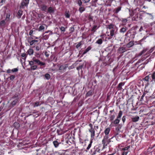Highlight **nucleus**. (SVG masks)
I'll list each match as a JSON object with an SVG mask.
<instances>
[{"mask_svg": "<svg viewBox=\"0 0 155 155\" xmlns=\"http://www.w3.org/2000/svg\"><path fill=\"white\" fill-rule=\"evenodd\" d=\"M122 115V112L121 111H119L116 118L111 123H113L115 125L118 124L120 121L121 117Z\"/></svg>", "mask_w": 155, "mask_h": 155, "instance_id": "1", "label": "nucleus"}, {"mask_svg": "<svg viewBox=\"0 0 155 155\" xmlns=\"http://www.w3.org/2000/svg\"><path fill=\"white\" fill-rule=\"evenodd\" d=\"M151 78L150 76V74H149L148 75L146 76L143 79V81L145 83V85L146 86H148L150 82L152 83L151 81Z\"/></svg>", "mask_w": 155, "mask_h": 155, "instance_id": "2", "label": "nucleus"}, {"mask_svg": "<svg viewBox=\"0 0 155 155\" xmlns=\"http://www.w3.org/2000/svg\"><path fill=\"white\" fill-rule=\"evenodd\" d=\"M58 66L59 68V70L60 71V72L61 73L65 71L66 69L68 67L67 64H63L61 66L58 65Z\"/></svg>", "mask_w": 155, "mask_h": 155, "instance_id": "3", "label": "nucleus"}, {"mask_svg": "<svg viewBox=\"0 0 155 155\" xmlns=\"http://www.w3.org/2000/svg\"><path fill=\"white\" fill-rule=\"evenodd\" d=\"M29 0H23L21 3L20 8H24L25 7H27L29 3Z\"/></svg>", "mask_w": 155, "mask_h": 155, "instance_id": "4", "label": "nucleus"}, {"mask_svg": "<svg viewBox=\"0 0 155 155\" xmlns=\"http://www.w3.org/2000/svg\"><path fill=\"white\" fill-rule=\"evenodd\" d=\"M33 61L38 65H40L41 66L44 65L45 63L44 62H42L40 60L38 59H37L35 57H33Z\"/></svg>", "mask_w": 155, "mask_h": 155, "instance_id": "5", "label": "nucleus"}, {"mask_svg": "<svg viewBox=\"0 0 155 155\" xmlns=\"http://www.w3.org/2000/svg\"><path fill=\"white\" fill-rule=\"evenodd\" d=\"M108 138L109 137L108 135H105L104 136V138L102 140V144H103L104 145H107L106 143H108L110 142V140L108 142L107 140Z\"/></svg>", "mask_w": 155, "mask_h": 155, "instance_id": "6", "label": "nucleus"}, {"mask_svg": "<svg viewBox=\"0 0 155 155\" xmlns=\"http://www.w3.org/2000/svg\"><path fill=\"white\" fill-rule=\"evenodd\" d=\"M90 126L91 128L89 130V131L91 133V137L92 138H94L95 134L94 129L93 128L92 125L91 124H90Z\"/></svg>", "mask_w": 155, "mask_h": 155, "instance_id": "7", "label": "nucleus"}, {"mask_svg": "<svg viewBox=\"0 0 155 155\" xmlns=\"http://www.w3.org/2000/svg\"><path fill=\"white\" fill-rule=\"evenodd\" d=\"M11 12L10 10H8L6 13V17L5 20L6 21H8L10 20V18L11 14Z\"/></svg>", "mask_w": 155, "mask_h": 155, "instance_id": "8", "label": "nucleus"}, {"mask_svg": "<svg viewBox=\"0 0 155 155\" xmlns=\"http://www.w3.org/2000/svg\"><path fill=\"white\" fill-rule=\"evenodd\" d=\"M150 76L151 78L152 84H153L155 83V71L153 73L150 74Z\"/></svg>", "mask_w": 155, "mask_h": 155, "instance_id": "9", "label": "nucleus"}, {"mask_svg": "<svg viewBox=\"0 0 155 155\" xmlns=\"http://www.w3.org/2000/svg\"><path fill=\"white\" fill-rule=\"evenodd\" d=\"M126 51L127 50L125 47H120L118 50V51L120 53H123Z\"/></svg>", "mask_w": 155, "mask_h": 155, "instance_id": "10", "label": "nucleus"}, {"mask_svg": "<svg viewBox=\"0 0 155 155\" xmlns=\"http://www.w3.org/2000/svg\"><path fill=\"white\" fill-rule=\"evenodd\" d=\"M116 28L110 30V38H111L113 36H115L116 33L115 31Z\"/></svg>", "mask_w": 155, "mask_h": 155, "instance_id": "11", "label": "nucleus"}, {"mask_svg": "<svg viewBox=\"0 0 155 155\" xmlns=\"http://www.w3.org/2000/svg\"><path fill=\"white\" fill-rule=\"evenodd\" d=\"M23 11L20 10L18 11L17 13V17L18 18H21V15H22Z\"/></svg>", "mask_w": 155, "mask_h": 155, "instance_id": "12", "label": "nucleus"}, {"mask_svg": "<svg viewBox=\"0 0 155 155\" xmlns=\"http://www.w3.org/2000/svg\"><path fill=\"white\" fill-rule=\"evenodd\" d=\"M28 42L29 43L30 45L32 46L33 45H35L36 43L38 42V40H34L30 41L28 40Z\"/></svg>", "mask_w": 155, "mask_h": 155, "instance_id": "13", "label": "nucleus"}, {"mask_svg": "<svg viewBox=\"0 0 155 155\" xmlns=\"http://www.w3.org/2000/svg\"><path fill=\"white\" fill-rule=\"evenodd\" d=\"M6 24V21L5 20H0V26L1 27H4Z\"/></svg>", "mask_w": 155, "mask_h": 155, "instance_id": "14", "label": "nucleus"}, {"mask_svg": "<svg viewBox=\"0 0 155 155\" xmlns=\"http://www.w3.org/2000/svg\"><path fill=\"white\" fill-rule=\"evenodd\" d=\"M139 118V117L138 116L134 117L132 118V120L133 122H135L138 121Z\"/></svg>", "mask_w": 155, "mask_h": 155, "instance_id": "15", "label": "nucleus"}, {"mask_svg": "<svg viewBox=\"0 0 155 155\" xmlns=\"http://www.w3.org/2000/svg\"><path fill=\"white\" fill-rule=\"evenodd\" d=\"M48 12L50 14L53 13L54 12V10L53 8L50 7L48 8Z\"/></svg>", "mask_w": 155, "mask_h": 155, "instance_id": "16", "label": "nucleus"}, {"mask_svg": "<svg viewBox=\"0 0 155 155\" xmlns=\"http://www.w3.org/2000/svg\"><path fill=\"white\" fill-rule=\"evenodd\" d=\"M27 53L29 55H31L33 54L34 53L33 50L31 48L29 49L27 51Z\"/></svg>", "mask_w": 155, "mask_h": 155, "instance_id": "17", "label": "nucleus"}, {"mask_svg": "<svg viewBox=\"0 0 155 155\" xmlns=\"http://www.w3.org/2000/svg\"><path fill=\"white\" fill-rule=\"evenodd\" d=\"M18 100V98H17L13 100L11 103V105L12 107H14L17 103Z\"/></svg>", "mask_w": 155, "mask_h": 155, "instance_id": "18", "label": "nucleus"}, {"mask_svg": "<svg viewBox=\"0 0 155 155\" xmlns=\"http://www.w3.org/2000/svg\"><path fill=\"white\" fill-rule=\"evenodd\" d=\"M121 7H118L115 8L114 10V12L115 13H117L121 10Z\"/></svg>", "mask_w": 155, "mask_h": 155, "instance_id": "19", "label": "nucleus"}, {"mask_svg": "<svg viewBox=\"0 0 155 155\" xmlns=\"http://www.w3.org/2000/svg\"><path fill=\"white\" fill-rule=\"evenodd\" d=\"M110 131V129L109 127L105 128L104 131V133L105 135H108Z\"/></svg>", "mask_w": 155, "mask_h": 155, "instance_id": "20", "label": "nucleus"}, {"mask_svg": "<svg viewBox=\"0 0 155 155\" xmlns=\"http://www.w3.org/2000/svg\"><path fill=\"white\" fill-rule=\"evenodd\" d=\"M53 144H54V147L55 148L57 147H58V146H59V144H60L61 143H60L58 142L56 140L54 141H53Z\"/></svg>", "mask_w": 155, "mask_h": 155, "instance_id": "21", "label": "nucleus"}, {"mask_svg": "<svg viewBox=\"0 0 155 155\" xmlns=\"http://www.w3.org/2000/svg\"><path fill=\"white\" fill-rule=\"evenodd\" d=\"M91 47L90 46H89L83 52L82 54V55H83L85 54H86L87 52H88L91 49Z\"/></svg>", "mask_w": 155, "mask_h": 155, "instance_id": "22", "label": "nucleus"}, {"mask_svg": "<svg viewBox=\"0 0 155 155\" xmlns=\"http://www.w3.org/2000/svg\"><path fill=\"white\" fill-rule=\"evenodd\" d=\"M107 28L110 30L114 29V28H115V27L114 25L112 24H110L107 26Z\"/></svg>", "mask_w": 155, "mask_h": 155, "instance_id": "23", "label": "nucleus"}, {"mask_svg": "<svg viewBox=\"0 0 155 155\" xmlns=\"http://www.w3.org/2000/svg\"><path fill=\"white\" fill-rule=\"evenodd\" d=\"M124 85V84L122 82L120 83L117 86V88L119 90H121L122 89V87Z\"/></svg>", "mask_w": 155, "mask_h": 155, "instance_id": "24", "label": "nucleus"}, {"mask_svg": "<svg viewBox=\"0 0 155 155\" xmlns=\"http://www.w3.org/2000/svg\"><path fill=\"white\" fill-rule=\"evenodd\" d=\"M45 28V27L43 25H41L38 28V31H44Z\"/></svg>", "mask_w": 155, "mask_h": 155, "instance_id": "25", "label": "nucleus"}, {"mask_svg": "<svg viewBox=\"0 0 155 155\" xmlns=\"http://www.w3.org/2000/svg\"><path fill=\"white\" fill-rule=\"evenodd\" d=\"M78 10L80 13H82L85 10V8L83 7L80 6Z\"/></svg>", "mask_w": 155, "mask_h": 155, "instance_id": "26", "label": "nucleus"}, {"mask_svg": "<svg viewBox=\"0 0 155 155\" xmlns=\"http://www.w3.org/2000/svg\"><path fill=\"white\" fill-rule=\"evenodd\" d=\"M64 15L66 18H69L70 15L69 11H65L64 13Z\"/></svg>", "mask_w": 155, "mask_h": 155, "instance_id": "27", "label": "nucleus"}, {"mask_svg": "<svg viewBox=\"0 0 155 155\" xmlns=\"http://www.w3.org/2000/svg\"><path fill=\"white\" fill-rule=\"evenodd\" d=\"M139 3H137V4L139 5L140 6H142L144 3V0H139Z\"/></svg>", "mask_w": 155, "mask_h": 155, "instance_id": "28", "label": "nucleus"}, {"mask_svg": "<svg viewBox=\"0 0 155 155\" xmlns=\"http://www.w3.org/2000/svg\"><path fill=\"white\" fill-rule=\"evenodd\" d=\"M147 49H145L143 50L140 53L138 54L139 56H140L142 54L145 53L147 51Z\"/></svg>", "mask_w": 155, "mask_h": 155, "instance_id": "29", "label": "nucleus"}, {"mask_svg": "<svg viewBox=\"0 0 155 155\" xmlns=\"http://www.w3.org/2000/svg\"><path fill=\"white\" fill-rule=\"evenodd\" d=\"M92 143V140H91L90 141V143H89L88 146L87 147V148H86L87 150H88L90 149V148L91 147Z\"/></svg>", "mask_w": 155, "mask_h": 155, "instance_id": "30", "label": "nucleus"}, {"mask_svg": "<svg viewBox=\"0 0 155 155\" xmlns=\"http://www.w3.org/2000/svg\"><path fill=\"white\" fill-rule=\"evenodd\" d=\"M134 45L133 42L130 41L129 42L127 45V47L129 48L131 47Z\"/></svg>", "mask_w": 155, "mask_h": 155, "instance_id": "31", "label": "nucleus"}, {"mask_svg": "<svg viewBox=\"0 0 155 155\" xmlns=\"http://www.w3.org/2000/svg\"><path fill=\"white\" fill-rule=\"evenodd\" d=\"M126 31V29L125 28H122L120 30V32L124 33Z\"/></svg>", "mask_w": 155, "mask_h": 155, "instance_id": "32", "label": "nucleus"}, {"mask_svg": "<svg viewBox=\"0 0 155 155\" xmlns=\"http://www.w3.org/2000/svg\"><path fill=\"white\" fill-rule=\"evenodd\" d=\"M34 61H33V58H32V60L31 61H29V64L30 65L31 67L34 65Z\"/></svg>", "mask_w": 155, "mask_h": 155, "instance_id": "33", "label": "nucleus"}, {"mask_svg": "<svg viewBox=\"0 0 155 155\" xmlns=\"http://www.w3.org/2000/svg\"><path fill=\"white\" fill-rule=\"evenodd\" d=\"M37 66V65H35L31 66V70H35L36 69Z\"/></svg>", "mask_w": 155, "mask_h": 155, "instance_id": "34", "label": "nucleus"}, {"mask_svg": "<svg viewBox=\"0 0 155 155\" xmlns=\"http://www.w3.org/2000/svg\"><path fill=\"white\" fill-rule=\"evenodd\" d=\"M49 38V35H44L43 38L42 39L45 40H46L48 39V38Z\"/></svg>", "mask_w": 155, "mask_h": 155, "instance_id": "35", "label": "nucleus"}, {"mask_svg": "<svg viewBox=\"0 0 155 155\" xmlns=\"http://www.w3.org/2000/svg\"><path fill=\"white\" fill-rule=\"evenodd\" d=\"M26 54L25 53H22L21 54V57H24V58H23V59H24V61H25L26 58V56H25Z\"/></svg>", "mask_w": 155, "mask_h": 155, "instance_id": "36", "label": "nucleus"}, {"mask_svg": "<svg viewBox=\"0 0 155 155\" xmlns=\"http://www.w3.org/2000/svg\"><path fill=\"white\" fill-rule=\"evenodd\" d=\"M146 14L148 15V18L150 19H153V16L151 14L146 13Z\"/></svg>", "mask_w": 155, "mask_h": 155, "instance_id": "37", "label": "nucleus"}, {"mask_svg": "<svg viewBox=\"0 0 155 155\" xmlns=\"http://www.w3.org/2000/svg\"><path fill=\"white\" fill-rule=\"evenodd\" d=\"M45 77L47 80L49 79L50 78V76L49 74L47 73L45 75Z\"/></svg>", "mask_w": 155, "mask_h": 155, "instance_id": "38", "label": "nucleus"}, {"mask_svg": "<svg viewBox=\"0 0 155 155\" xmlns=\"http://www.w3.org/2000/svg\"><path fill=\"white\" fill-rule=\"evenodd\" d=\"M97 26L96 25H94L91 31L94 32H95L97 29Z\"/></svg>", "mask_w": 155, "mask_h": 155, "instance_id": "39", "label": "nucleus"}, {"mask_svg": "<svg viewBox=\"0 0 155 155\" xmlns=\"http://www.w3.org/2000/svg\"><path fill=\"white\" fill-rule=\"evenodd\" d=\"M115 117V115H111L110 117V120L111 121H112L114 120Z\"/></svg>", "mask_w": 155, "mask_h": 155, "instance_id": "40", "label": "nucleus"}, {"mask_svg": "<svg viewBox=\"0 0 155 155\" xmlns=\"http://www.w3.org/2000/svg\"><path fill=\"white\" fill-rule=\"evenodd\" d=\"M96 43L98 44L101 45L102 43V41L101 39H99L96 42Z\"/></svg>", "mask_w": 155, "mask_h": 155, "instance_id": "41", "label": "nucleus"}, {"mask_svg": "<svg viewBox=\"0 0 155 155\" xmlns=\"http://www.w3.org/2000/svg\"><path fill=\"white\" fill-rule=\"evenodd\" d=\"M15 75H11L9 77L10 80L12 81H13L15 78Z\"/></svg>", "mask_w": 155, "mask_h": 155, "instance_id": "42", "label": "nucleus"}, {"mask_svg": "<svg viewBox=\"0 0 155 155\" xmlns=\"http://www.w3.org/2000/svg\"><path fill=\"white\" fill-rule=\"evenodd\" d=\"M41 9L43 11H45L47 9V6L45 5H43L41 6Z\"/></svg>", "mask_w": 155, "mask_h": 155, "instance_id": "43", "label": "nucleus"}, {"mask_svg": "<svg viewBox=\"0 0 155 155\" xmlns=\"http://www.w3.org/2000/svg\"><path fill=\"white\" fill-rule=\"evenodd\" d=\"M77 4L79 6H81L82 4V2L81 0H78L77 1Z\"/></svg>", "mask_w": 155, "mask_h": 155, "instance_id": "44", "label": "nucleus"}, {"mask_svg": "<svg viewBox=\"0 0 155 155\" xmlns=\"http://www.w3.org/2000/svg\"><path fill=\"white\" fill-rule=\"evenodd\" d=\"M137 10V9L136 8L134 10L132 11V14H131V15L132 16H133L134 15H137V13H136V12H135Z\"/></svg>", "mask_w": 155, "mask_h": 155, "instance_id": "45", "label": "nucleus"}, {"mask_svg": "<svg viewBox=\"0 0 155 155\" xmlns=\"http://www.w3.org/2000/svg\"><path fill=\"white\" fill-rule=\"evenodd\" d=\"M81 42L80 41L77 43V45L76 46V48H78L81 45Z\"/></svg>", "mask_w": 155, "mask_h": 155, "instance_id": "46", "label": "nucleus"}, {"mask_svg": "<svg viewBox=\"0 0 155 155\" xmlns=\"http://www.w3.org/2000/svg\"><path fill=\"white\" fill-rule=\"evenodd\" d=\"M83 67V64H81L77 68V69L78 70H79L82 68Z\"/></svg>", "mask_w": 155, "mask_h": 155, "instance_id": "47", "label": "nucleus"}, {"mask_svg": "<svg viewBox=\"0 0 155 155\" xmlns=\"http://www.w3.org/2000/svg\"><path fill=\"white\" fill-rule=\"evenodd\" d=\"M18 71V69L17 68H14L11 70V71L13 72H17Z\"/></svg>", "mask_w": 155, "mask_h": 155, "instance_id": "48", "label": "nucleus"}, {"mask_svg": "<svg viewBox=\"0 0 155 155\" xmlns=\"http://www.w3.org/2000/svg\"><path fill=\"white\" fill-rule=\"evenodd\" d=\"M130 146H128L127 147L123 148L122 149V150L124 151L127 150L130 148Z\"/></svg>", "mask_w": 155, "mask_h": 155, "instance_id": "49", "label": "nucleus"}, {"mask_svg": "<svg viewBox=\"0 0 155 155\" xmlns=\"http://www.w3.org/2000/svg\"><path fill=\"white\" fill-rule=\"evenodd\" d=\"M137 3H139V0H134V3L135 5L137 6H139V5L137 4Z\"/></svg>", "mask_w": 155, "mask_h": 155, "instance_id": "50", "label": "nucleus"}, {"mask_svg": "<svg viewBox=\"0 0 155 155\" xmlns=\"http://www.w3.org/2000/svg\"><path fill=\"white\" fill-rule=\"evenodd\" d=\"M60 29L62 31L64 32L65 31V29L64 27L63 26H61L60 28Z\"/></svg>", "mask_w": 155, "mask_h": 155, "instance_id": "51", "label": "nucleus"}, {"mask_svg": "<svg viewBox=\"0 0 155 155\" xmlns=\"http://www.w3.org/2000/svg\"><path fill=\"white\" fill-rule=\"evenodd\" d=\"M145 96V94L144 93L142 96L140 98V101H143V98Z\"/></svg>", "mask_w": 155, "mask_h": 155, "instance_id": "52", "label": "nucleus"}, {"mask_svg": "<svg viewBox=\"0 0 155 155\" xmlns=\"http://www.w3.org/2000/svg\"><path fill=\"white\" fill-rule=\"evenodd\" d=\"M39 103H39V102H36L35 104L34 107H37V106H38L39 105Z\"/></svg>", "mask_w": 155, "mask_h": 155, "instance_id": "53", "label": "nucleus"}, {"mask_svg": "<svg viewBox=\"0 0 155 155\" xmlns=\"http://www.w3.org/2000/svg\"><path fill=\"white\" fill-rule=\"evenodd\" d=\"M150 59H148L145 62H144V64H147L150 61Z\"/></svg>", "mask_w": 155, "mask_h": 155, "instance_id": "54", "label": "nucleus"}, {"mask_svg": "<svg viewBox=\"0 0 155 155\" xmlns=\"http://www.w3.org/2000/svg\"><path fill=\"white\" fill-rule=\"evenodd\" d=\"M122 119L123 123H124L126 120L125 116H123L122 118Z\"/></svg>", "mask_w": 155, "mask_h": 155, "instance_id": "55", "label": "nucleus"}, {"mask_svg": "<svg viewBox=\"0 0 155 155\" xmlns=\"http://www.w3.org/2000/svg\"><path fill=\"white\" fill-rule=\"evenodd\" d=\"M128 153V152L124 151L123 152L122 155H127Z\"/></svg>", "mask_w": 155, "mask_h": 155, "instance_id": "56", "label": "nucleus"}, {"mask_svg": "<svg viewBox=\"0 0 155 155\" xmlns=\"http://www.w3.org/2000/svg\"><path fill=\"white\" fill-rule=\"evenodd\" d=\"M33 32V30H31L29 32V35H32Z\"/></svg>", "mask_w": 155, "mask_h": 155, "instance_id": "57", "label": "nucleus"}, {"mask_svg": "<svg viewBox=\"0 0 155 155\" xmlns=\"http://www.w3.org/2000/svg\"><path fill=\"white\" fill-rule=\"evenodd\" d=\"M130 31H127V32L126 33V34L125 35L126 36H128V35L129 34H130Z\"/></svg>", "mask_w": 155, "mask_h": 155, "instance_id": "58", "label": "nucleus"}, {"mask_svg": "<svg viewBox=\"0 0 155 155\" xmlns=\"http://www.w3.org/2000/svg\"><path fill=\"white\" fill-rule=\"evenodd\" d=\"M84 3H87L89 2L90 0H82Z\"/></svg>", "mask_w": 155, "mask_h": 155, "instance_id": "59", "label": "nucleus"}, {"mask_svg": "<svg viewBox=\"0 0 155 155\" xmlns=\"http://www.w3.org/2000/svg\"><path fill=\"white\" fill-rule=\"evenodd\" d=\"M40 49V47L38 46H37L35 48V50L37 51H38Z\"/></svg>", "mask_w": 155, "mask_h": 155, "instance_id": "60", "label": "nucleus"}, {"mask_svg": "<svg viewBox=\"0 0 155 155\" xmlns=\"http://www.w3.org/2000/svg\"><path fill=\"white\" fill-rule=\"evenodd\" d=\"M11 70L10 69H9L7 70L6 72L7 73H11Z\"/></svg>", "mask_w": 155, "mask_h": 155, "instance_id": "61", "label": "nucleus"}, {"mask_svg": "<svg viewBox=\"0 0 155 155\" xmlns=\"http://www.w3.org/2000/svg\"><path fill=\"white\" fill-rule=\"evenodd\" d=\"M97 150H95L92 153L91 155H94L96 153Z\"/></svg>", "mask_w": 155, "mask_h": 155, "instance_id": "62", "label": "nucleus"}, {"mask_svg": "<svg viewBox=\"0 0 155 155\" xmlns=\"http://www.w3.org/2000/svg\"><path fill=\"white\" fill-rule=\"evenodd\" d=\"M88 18L90 20H92V17L91 15H90L88 16Z\"/></svg>", "mask_w": 155, "mask_h": 155, "instance_id": "63", "label": "nucleus"}, {"mask_svg": "<svg viewBox=\"0 0 155 155\" xmlns=\"http://www.w3.org/2000/svg\"><path fill=\"white\" fill-rule=\"evenodd\" d=\"M74 30V28L73 27H71V31L72 32H73Z\"/></svg>", "mask_w": 155, "mask_h": 155, "instance_id": "64", "label": "nucleus"}]
</instances>
